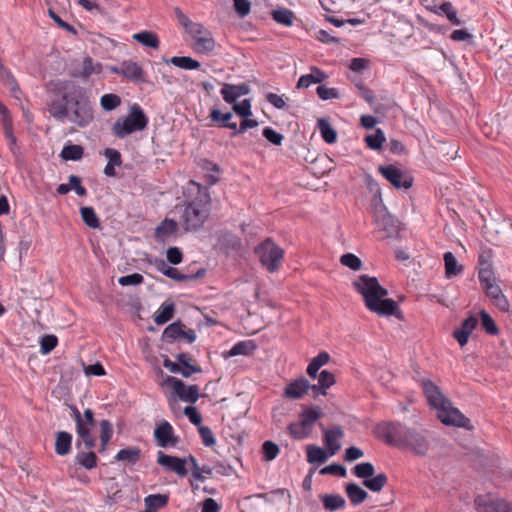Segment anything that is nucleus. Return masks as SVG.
I'll list each match as a JSON object with an SVG mask.
<instances>
[{
	"instance_id": "obj_4",
	"label": "nucleus",
	"mask_w": 512,
	"mask_h": 512,
	"mask_svg": "<svg viewBox=\"0 0 512 512\" xmlns=\"http://www.w3.org/2000/svg\"><path fill=\"white\" fill-rule=\"evenodd\" d=\"M422 389L429 405L437 410V416L443 424L470 428V420L452 405L432 381H423Z\"/></svg>"
},
{
	"instance_id": "obj_59",
	"label": "nucleus",
	"mask_w": 512,
	"mask_h": 512,
	"mask_svg": "<svg viewBox=\"0 0 512 512\" xmlns=\"http://www.w3.org/2000/svg\"><path fill=\"white\" fill-rule=\"evenodd\" d=\"M480 318L483 328L486 330L487 333L491 335H495L498 333V327L495 323V321L492 319V317L485 311L482 310L480 312Z\"/></svg>"
},
{
	"instance_id": "obj_45",
	"label": "nucleus",
	"mask_w": 512,
	"mask_h": 512,
	"mask_svg": "<svg viewBox=\"0 0 512 512\" xmlns=\"http://www.w3.org/2000/svg\"><path fill=\"white\" fill-rule=\"evenodd\" d=\"M80 214L83 222L90 228H99V218L95 213V210L90 206H84L80 208Z\"/></svg>"
},
{
	"instance_id": "obj_8",
	"label": "nucleus",
	"mask_w": 512,
	"mask_h": 512,
	"mask_svg": "<svg viewBox=\"0 0 512 512\" xmlns=\"http://www.w3.org/2000/svg\"><path fill=\"white\" fill-rule=\"evenodd\" d=\"M161 385L173 390L182 401L195 403L199 399V388L197 385L186 386L183 381L176 377L167 375Z\"/></svg>"
},
{
	"instance_id": "obj_64",
	"label": "nucleus",
	"mask_w": 512,
	"mask_h": 512,
	"mask_svg": "<svg viewBox=\"0 0 512 512\" xmlns=\"http://www.w3.org/2000/svg\"><path fill=\"white\" fill-rule=\"evenodd\" d=\"M317 95L321 100H330L339 98V91L336 88H330L323 85L317 87Z\"/></svg>"
},
{
	"instance_id": "obj_60",
	"label": "nucleus",
	"mask_w": 512,
	"mask_h": 512,
	"mask_svg": "<svg viewBox=\"0 0 512 512\" xmlns=\"http://www.w3.org/2000/svg\"><path fill=\"white\" fill-rule=\"evenodd\" d=\"M308 427L301 421L298 423H291L288 426L289 434L295 439H304L308 436Z\"/></svg>"
},
{
	"instance_id": "obj_46",
	"label": "nucleus",
	"mask_w": 512,
	"mask_h": 512,
	"mask_svg": "<svg viewBox=\"0 0 512 512\" xmlns=\"http://www.w3.org/2000/svg\"><path fill=\"white\" fill-rule=\"evenodd\" d=\"M321 416V409L315 406L303 410L300 415V421L310 428Z\"/></svg>"
},
{
	"instance_id": "obj_24",
	"label": "nucleus",
	"mask_w": 512,
	"mask_h": 512,
	"mask_svg": "<svg viewBox=\"0 0 512 512\" xmlns=\"http://www.w3.org/2000/svg\"><path fill=\"white\" fill-rule=\"evenodd\" d=\"M155 267L163 275H165L166 277L173 279L175 281L182 282V281H187V280L195 278V276H193V275L183 274L178 269L167 265L163 259H157L155 261Z\"/></svg>"
},
{
	"instance_id": "obj_44",
	"label": "nucleus",
	"mask_w": 512,
	"mask_h": 512,
	"mask_svg": "<svg viewBox=\"0 0 512 512\" xmlns=\"http://www.w3.org/2000/svg\"><path fill=\"white\" fill-rule=\"evenodd\" d=\"M330 455L321 447L310 445L307 447V460L309 463H324Z\"/></svg>"
},
{
	"instance_id": "obj_52",
	"label": "nucleus",
	"mask_w": 512,
	"mask_h": 512,
	"mask_svg": "<svg viewBox=\"0 0 512 512\" xmlns=\"http://www.w3.org/2000/svg\"><path fill=\"white\" fill-rule=\"evenodd\" d=\"M121 104V98L112 93L104 94L100 99L101 107L106 111H112Z\"/></svg>"
},
{
	"instance_id": "obj_35",
	"label": "nucleus",
	"mask_w": 512,
	"mask_h": 512,
	"mask_svg": "<svg viewBox=\"0 0 512 512\" xmlns=\"http://www.w3.org/2000/svg\"><path fill=\"white\" fill-rule=\"evenodd\" d=\"M272 18L278 24L291 27L294 23L295 15L293 11L286 8H279L272 11Z\"/></svg>"
},
{
	"instance_id": "obj_41",
	"label": "nucleus",
	"mask_w": 512,
	"mask_h": 512,
	"mask_svg": "<svg viewBox=\"0 0 512 512\" xmlns=\"http://www.w3.org/2000/svg\"><path fill=\"white\" fill-rule=\"evenodd\" d=\"M385 141V134L380 128L376 129L375 133L368 134L364 138V142L366 143L367 147L375 151L380 150Z\"/></svg>"
},
{
	"instance_id": "obj_32",
	"label": "nucleus",
	"mask_w": 512,
	"mask_h": 512,
	"mask_svg": "<svg viewBox=\"0 0 512 512\" xmlns=\"http://www.w3.org/2000/svg\"><path fill=\"white\" fill-rule=\"evenodd\" d=\"M94 424H86L84 421H80L76 424V432L78 437L83 441L87 449H92L95 446V439L90 434V429Z\"/></svg>"
},
{
	"instance_id": "obj_21",
	"label": "nucleus",
	"mask_w": 512,
	"mask_h": 512,
	"mask_svg": "<svg viewBox=\"0 0 512 512\" xmlns=\"http://www.w3.org/2000/svg\"><path fill=\"white\" fill-rule=\"evenodd\" d=\"M103 71V66L100 62L93 60L91 57L87 56L83 59L81 64V69L77 71L74 76L78 77L82 80L89 79L92 75L101 74Z\"/></svg>"
},
{
	"instance_id": "obj_16",
	"label": "nucleus",
	"mask_w": 512,
	"mask_h": 512,
	"mask_svg": "<svg viewBox=\"0 0 512 512\" xmlns=\"http://www.w3.org/2000/svg\"><path fill=\"white\" fill-rule=\"evenodd\" d=\"M344 437V430L336 425L329 429H323V443L329 455H335L341 448L340 440Z\"/></svg>"
},
{
	"instance_id": "obj_56",
	"label": "nucleus",
	"mask_w": 512,
	"mask_h": 512,
	"mask_svg": "<svg viewBox=\"0 0 512 512\" xmlns=\"http://www.w3.org/2000/svg\"><path fill=\"white\" fill-rule=\"evenodd\" d=\"M318 383L321 389V395H326V390L335 383V377L331 372L323 370L319 374Z\"/></svg>"
},
{
	"instance_id": "obj_49",
	"label": "nucleus",
	"mask_w": 512,
	"mask_h": 512,
	"mask_svg": "<svg viewBox=\"0 0 512 512\" xmlns=\"http://www.w3.org/2000/svg\"><path fill=\"white\" fill-rule=\"evenodd\" d=\"M353 473L356 477L365 480L374 475L375 468L370 462H362L353 468Z\"/></svg>"
},
{
	"instance_id": "obj_33",
	"label": "nucleus",
	"mask_w": 512,
	"mask_h": 512,
	"mask_svg": "<svg viewBox=\"0 0 512 512\" xmlns=\"http://www.w3.org/2000/svg\"><path fill=\"white\" fill-rule=\"evenodd\" d=\"M174 310L175 306L172 302L162 303L154 315V322L157 325H163L167 323L173 317Z\"/></svg>"
},
{
	"instance_id": "obj_58",
	"label": "nucleus",
	"mask_w": 512,
	"mask_h": 512,
	"mask_svg": "<svg viewBox=\"0 0 512 512\" xmlns=\"http://www.w3.org/2000/svg\"><path fill=\"white\" fill-rule=\"evenodd\" d=\"M233 111L240 117L247 118L252 115L251 100L244 99L242 102L232 105Z\"/></svg>"
},
{
	"instance_id": "obj_13",
	"label": "nucleus",
	"mask_w": 512,
	"mask_h": 512,
	"mask_svg": "<svg viewBox=\"0 0 512 512\" xmlns=\"http://www.w3.org/2000/svg\"><path fill=\"white\" fill-rule=\"evenodd\" d=\"M157 463L167 471L174 472L180 477H184L188 474V470L186 469L187 460L185 458L171 456L159 451L157 453Z\"/></svg>"
},
{
	"instance_id": "obj_61",
	"label": "nucleus",
	"mask_w": 512,
	"mask_h": 512,
	"mask_svg": "<svg viewBox=\"0 0 512 512\" xmlns=\"http://www.w3.org/2000/svg\"><path fill=\"white\" fill-rule=\"evenodd\" d=\"M58 343V339L55 335H45L40 340V348L42 354L50 353Z\"/></svg>"
},
{
	"instance_id": "obj_30",
	"label": "nucleus",
	"mask_w": 512,
	"mask_h": 512,
	"mask_svg": "<svg viewBox=\"0 0 512 512\" xmlns=\"http://www.w3.org/2000/svg\"><path fill=\"white\" fill-rule=\"evenodd\" d=\"M321 500L324 508L330 512L344 509L346 506L345 499L337 494H325L321 497Z\"/></svg>"
},
{
	"instance_id": "obj_48",
	"label": "nucleus",
	"mask_w": 512,
	"mask_h": 512,
	"mask_svg": "<svg viewBox=\"0 0 512 512\" xmlns=\"http://www.w3.org/2000/svg\"><path fill=\"white\" fill-rule=\"evenodd\" d=\"M178 228V224L173 219H165L162 223L156 228V236L158 238L165 237L176 233Z\"/></svg>"
},
{
	"instance_id": "obj_28",
	"label": "nucleus",
	"mask_w": 512,
	"mask_h": 512,
	"mask_svg": "<svg viewBox=\"0 0 512 512\" xmlns=\"http://www.w3.org/2000/svg\"><path fill=\"white\" fill-rule=\"evenodd\" d=\"M215 40L211 32L205 33L203 37L197 38L193 43V49L198 54H209L215 48Z\"/></svg>"
},
{
	"instance_id": "obj_22",
	"label": "nucleus",
	"mask_w": 512,
	"mask_h": 512,
	"mask_svg": "<svg viewBox=\"0 0 512 512\" xmlns=\"http://www.w3.org/2000/svg\"><path fill=\"white\" fill-rule=\"evenodd\" d=\"M309 389V381L306 378L301 377L289 383L285 388L284 394L290 399H300Z\"/></svg>"
},
{
	"instance_id": "obj_53",
	"label": "nucleus",
	"mask_w": 512,
	"mask_h": 512,
	"mask_svg": "<svg viewBox=\"0 0 512 512\" xmlns=\"http://www.w3.org/2000/svg\"><path fill=\"white\" fill-rule=\"evenodd\" d=\"M113 434L111 423L104 419L100 422V441L101 447L104 450L108 445Z\"/></svg>"
},
{
	"instance_id": "obj_29",
	"label": "nucleus",
	"mask_w": 512,
	"mask_h": 512,
	"mask_svg": "<svg viewBox=\"0 0 512 512\" xmlns=\"http://www.w3.org/2000/svg\"><path fill=\"white\" fill-rule=\"evenodd\" d=\"M345 491L352 505L363 503L368 496L367 492L356 483H348Z\"/></svg>"
},
{
	"instance_id": "obj_7",
	"label": "nucleus",
	"mask_w": 512,
	"mask_h": 512,
	"mask_svg": "<svg viewBox=\"0 0 512 512\" xmlns=\"http://www.w3.org/2000/svg\"><path fill=\"white\" fill-rule=\"evenodd\" d=\"M255 254L258 256L262 266L271 273L279 270L284 258V250L271 238H267L258 244L255 247Z\"/></svg>"
},
{
	"instance_id": "obj_5",
	"label": "nucleus",
	"mask_w": 512,
	"mask_h": 512,
	"mask_svg": "<svg viewBox=\"0 0 512 512\" xmlns=\"http://www.w3.org/2000/svg\"><path fill=\"white\" fill-rule=\"evenodd\" d=\"M211 209V199L208 193L199 194L189 202L180 216V224L186 232L199 230L207 221Z\"/></svg>"
},
{
	"instance_id": "obj_18",
	"label": "nucleus",
	"mask_w": 512,
	"mask_h": 512,
	"mask_svg": "<svg viewBox=\"0 0 512 512\" xmlns=\"http://www.w3.org/2000/svg\"><path fill=\"white\" fill-rule=\"evenodd\" d=\"M251 91L250 86L246 83L229 84L224 83L220 90L223 100L228 104L236 103L237 99L249 94Z\"/></svg>"
},
{
	"instance_id": "obj_26",
	"label": "nucleus",
	"mask_w": 512,
	"mask_h": 512,
	"mask_svg": "<svg viewBox=\"0 0 512 512\" xmlns=\"http://www.w3.org/2000/svg\"><path fill=\"white\" fill-rule=\"evenodd\" d=\"M72 435L66 431H59L55 437V452L65 456L71 451Z\"/></svg>"
},
{
	"instance_id": "obj_34",
	"label": "nucleus",
	"mask_w": 512,
	"mask_h": 512,
	"mask_svg": "<svg viewBox=\"0 0 512 512\" xmlns=\"http://www.w3.org/2000/svg\"><path fill=\"white\" fill-rule=\"evenodd\" d=\"M141 455V450L138 447H129L125 449H121L115 456V460L117 461H126L131 465L136 464Z\"/></svg>"
},
{
	"instance_id": "obj_17",
	"label": "nucleus",
	"mask_w": 512,
	"mask_h": 512,
	"mask_svg": "<svg viewBox=\"0 0 512 512\" xmlns=\"http://www.w3.org/2000/svg\"><path fill=\"white\" fill-rule=\"evenodd\" d=\"M216 245L215 247L225 253L232 251H238L241 248V239L227 230H221L216 233Z\"/></svg>"
},
{
	"instance_id": "obj_42",
	"label": "nucleus",
	"mask_w": 512,
	"mask_h": 512,
	"mask_svg": "<svg viewBox=\"0 0 512 512\" xmlns=\"http://www.w3.org/2000/svg\"><path fill=\"white\" fill-rule=\"evenodd\" d=\"M330 359V356L328 353L326 352H321L319 353L316 357H314L311 362L309 363L308 367H307V374L312 377V378H316L317 376V372L319 371V369L325 365L326 363H328Z\"/></svg>"
},
{
	"instance_id": "obj_20",
	"label": "nucleus",
	"mask_w": 512,
	"mask_h": 512,
	"mask_svg": "<svg viewBox=\"0 0 512 512\" xmlns=\"http://www.w3.org/2000/svg\"><path fill=\"white\" fill-rule=\"evenodd\" d=\"M478 325V319L474 316H470L465 319L461 327L453 332L454 338L457 340L459 345L463 347L467 344L469 336Z\"/></svg>"
},
{
	"instance_id": "obj_50",
	"label": "nucleus",
	"mask_w": 512,
	"mask_h": 512,
	"mask_svg": "<svg viewBox=\"0 0 512 512\" xmlns=\"http://www.w3.org/2000/svg\"><path fill=\"white\" fill-rule=\"evenodd\" d=\"M280 452L279 446L272 441H265L262 445V457L264 461L274 460Z\"/></svg>"
},
{
	"instance_id": "obj_51",
	"label": "nucleus",
	"mask_w": 512,
	"mask_h": 512,
	"mask_svg": "<svg viewBox=\"0 0 512 512\" xmlns=\"http://www.w3.org/2000/svg\"><path fill=\"white\" fill-rule=\"evenodd\" d=\"M437 13H443L446 15L447 19L454 25H460L461 21L457 16V11L454 9L451 2H443L438 7Z\"/></svg>"
},
{
	"instance_id": "obj_15",
	"label": "nucleus",
	"mask_w": 512,
	"mask_h": 512,
	"mask_svg": "<svg viewBox=\"0 0 512 512\" xmlns=\"http://www.w3.org/2000/svg\"><path fill=\"white\" fill-rule=\"evenodd\" d=\"M475 504L482 512H512V504L490 496H478Z\"/></svg>"
},
{
	"instance_id": "obj_1",
	"label": "nucleus",
	"mask_w": 512,
	"mask_h": 512,
	"mask_svg": "<svg viewBox=\"0 0 512 512\" xmlns=\"http://www.w3.org/2000/svg\"><path fill=\"white\" fill-rule=\"evenodd\" d=\"M52 91L60 95L48 104V112L59 122L84 128L94 119L92 103L86 89L74 81L59 79L51 82Z\"/></svg>"
},
{
	"instance_id": "obj_63",
	"label": "nucleus",
	"mask_w": 512,
	"mask_h": 512,
	"mask_svg": "<svg viewBox=\"0 0 512 512\" xmlns=\"http://www.w3.org/2000/svg\"><path fill=\"white\" fill-rule=\"evenodd\" d=\"M143 281H144V278L139 273L125 275L118 279V283L121 286H136V285L142 284Z\"/></svg>"
},
{
	"instance_id": "obj_40",
	"label": "nucleus",
	"mask_w": 512,
	"mask_h": 512,
	"mask_svg": "<svg viewBox=\"0 0 512 512\" xmlns=\"http://www.w3.org/2000/svg\"><path fill=\"white\" fill-rule=\"evenodd\" d=\"M169 62L176 67L185 70H196L201 67V63L191 57L188 56H174Z\"/></svg>"
},
{
	"instance_id": "obj_27",
	"label": "nucleus",
	"mask_w": 512,
	"mask_h": 512,
	"mask_svg": "<svg viewBox=\"0 0 512 512\" xmlns=\"http://www.w3.org/2000/svg\"><path fill=\"white\" fill-rule=\"evenodd\" d=\"M256 344L253 340H244L234 344L226 353V357H234L238 355L248 356L256 350Z\"/></svg>"
},
{
	"instance_id": "obj_10",
	"label": "nucleus",
	"mask_w": 512,
	"mask_h": 512,
	"mask_svg": "<svg viewBox=\"0 0 512 512\" xmlns=\"http://www.w3.org/2000/svg\"><path fill=\"white\" fill-rule=\"evenodd\" d=\"M110 70L112 73L120 75L129 81L135 83L145 82L144 70L138 63L132 60H125L119 66L111 67Z\"/></svg>"
},
{
	"instance_id": "obj_57",
	"label": "nucleus",
	"mask_w": 512,
	"mask_h": 512,
	"mask_svg": "<svg viewBox=\"0 0 512 512\" xmlns=\"http://www.w3.org/2000/svg\"><path fill=\"white\" fill-rule=\"evenodd\" d=\"M340 262L342 265L352 269V270H359L362 266L361 259L352 253H346L341 256Z\"/></svg>"
},
{
	"instance_id": "obj_14",
	"label": "nucleus",
	"mask_w": 512,
	"mask_h": 512,
	"mask_svg": "<svg viewBox=\"0 0 512 512\" xmlns=\"http://www.w3.org/2000/svg\"><path fill=\"white\" fill-rule=\"evenodd\" d=\"M154 438L158 446L162 448L175 447L179 442V438L174 435L172 425L166 420L157 425L154 430Z\"/></svg>"
},
{
	"instance_id": "obj_36",
	"label": "nucleus",
	"mask_w": 512,
	"mask_h": 512,
	"mask_svg": "<svg viewBox=\"0 0 512 512\" xmlns=\"http://www.w3.org/2000/svg\"><path fill=\"white\" fill-rule=\"evenodd\" d=\"M388 482V477L385 473H379L363 480V485L372 492H380Z\"/></svg>"
},
{
	"instance_id": "obj_12",
	"label": "nucleus",
	"mask_w": 512,
	"mask_h": 512,
	"mask_svg": "<svg viewBox=\"0 0 512 512\" xmlns=\"http://www.w3.org/2000/svg\"><path fill=\"white\" fill-rule=\"evenodd\" d=\"M181 338L187 343H193L197 338L196 332L193 329L185 330L184 325L179 321L171 323L163 331V339L166 342L171 343Z\"/></svg>"
},
{
	"instance_id": "obj_43",
	"label": "nucleus",
	"mask_w": 512,
	"mask_h": 512,
	"mask_svg": "<svg viewBox=\"0 0 512 512\" xmlns=\"http://www.w3.org/2000/svg\"><path fill=\"white\" fill-rule=\"evenodd\" d=\"M83 147L76 144L65 145L60 153L64 160L78 161L83 157Z\"/></svg>"
},
{
	"instance_id": "obj_55",
	"label": "nucleus",
	"mask_w": 512,
	"mask_h": 512,
	"mask_svg": "<svg viewBox=\"0 0 512 512\" xmlns=\"http://www.w3.org/2000/svg\"><path fill=\"white\" fill-rule=\"evenodd\" d=\"M478 278H479L481 287H484L490 283L496 282L494 272L492 270V267L489 264H486L485 266L480 268V270L478 272Z\"/></svg>"
},
{
	"instance_id": "obj_23",
	"label": "nucleus",
	"mask_w": 512,
	"mask_h": 512,
	"mask_svg": "<svg viewBox=\"0 0 512 512\" xmlns=\"http://www.w3.org/2000/svg\"><path fill=\"white\" fill-rule=\"evenodd\" d=\"M327 78V74L316 66H312L310 73L302 75L298 82L297 88H308L313 84L322 83Z\"/></svg>"
},
{
	"instance_id": "obj_47",
	"label": "nucleus",
	"mask_w": 512,
	"mask_h": 512,
	"mask_svg": "<svg viewBox=\"0 0 512 512\" xmlns=\"http://www.w3.org/2000/svg\"><path fill=\"white\" fill-rule=\"evenodd\" d=\"M76 463L91 470L97 466V456L94 452H80L76 455Z\"/></svg>"
},
{
	"instance_id": "obj_31",
	"label": "nucleus",
	"mask_w": 512,
	"mask_h": 512,
	"mask_svg": "<svg viewBox=\"0 0 512 512\" xmlns=\"http://www.w3.org/2000/svg\"><path fill=\"white\" fill-rule=\"evenodd\" d=\"M132 38L141 45L153 49H158L160 45L159 38L151 31H141L133 34Z\"/></svg>"
},
{
	"instance_id": "obj_39",
	"label": "nucleus",
	"mask_w": 512,
	"mask_h": 512,
	"mask_svg": "<svg viewBox=\"0 0 512 512\" xmlns=\"http://www.w3.org/2000/svg\"><path fill=\"white\" fill-rule=\"evenodd\" d=\"M445 274L447 278L456 276L462 272V267L458 265L457 259L452 252L444 254Z\"/></svg>"
},
{
	"instance_id": "obj_38",
	"label": "nucleus",
	"mask_w": 512,
	"mask_h": 512,
	"mask_svg": "<svg viewBox=\"0 0 512 512\" xmlns=\"http://www.w3.org/2000/svg\"><path fill=\"white\" fill-rule=\"evenodd\" d=\"M318 128L323 140L326 143L333 144L336 142L337 132L326 119L321 118L318 120Z\"/></svg>"
},
{
	"instance_id": "obj_25",
	"label": "nucleus",
	"mask_w": 512,
	"mask_h": 512,
	"mask_svg": "<svg viewBox=\"0 0 512 512\" xmlns=\"http://www.w3.org/2000/svg\"><path fill=\"white\" fill-rule=\"evenodd\" d=\"M104 155L108 159V163L104 168V174L108 177H114L116 174L115 167L122 164L121 153L116 149L106 148Z\"/></svg>"
},
{
	"instance_id": "obj_54",
	"label": "nucleus",
	"mask_w": 512,
	"mask_h": 512,
	"mask_svg": "<svg viewBox=\"0 0 512 512\" xmlns=\"http://www.w3.org/2000/svg\"><path fill=\"white\" fill-rule=\"evenodd\" d=\"M210 119L213 122H216L219 127H226V125L230 122L233 115L231 112L222 113L219 109H212L209 115Z\"/></svg>"
},
{
	"instance_id": "obj_37",
	"label": "nucleus",
	"mask_w": 512,
	"mask_h": 512,
	"mask_svg": "<svg viewBox=\"0 0 512 512\" xmlns=\"http://www.w3.org/2000/svg\"><path fill=\"white\" fill-rule=\"evenodd\" d=\"M168 496L164 494H150L144 498V504L146 508L157 512L168 503Z\"/></svg>"
},
{
	"instance_id": "obj_6",
	"label": "nucleus",
	"mask_w": 512,
	"mask_h": 512,
	"mask_svg": "<svg viewBox=\"0 0 512 512\" xmlns=\"http://www.w3.org/2000/svg\"><path fill=\"white\" fill-rule=\"evenodd\" d=\"M148 124V118L142 108L135 104L131 107L130 113L126 117L118 118L112 127L113 134L123 139L133 132L142 131Z\"/></svg>"
},
{
	"instance_id": "obj_9",
	"label": "nucleus",
	"mask_w": 512,
	"mask_h": 512,
	"mask_svg": "<svg viewBox=\"0 0 512 512\" xmlns=\"http://www.w3.org/2000/svg\"><path fill=\"white\" fill-rule=\"evenodd\" d=\"M375 223L379 230L386 233V237L395 238L401 230L399 220L390 214L385 207H380L375 211Z\"/></svg>"
},
{
	"instance_id": "obj_19",
	"label": "nucleus",
	"mask_w": 512,
	"mask_h": 512,
	"mask_svg": "<svg viewBox=\"0 0 512 512\" xmlns=\"http://www.w3.org/2000/svg\"><path fill=\"white\" fill-rule=\"evenodd\" d=\"M482 288L499 310L503 312L508 311L509 302L496 282L490 283Z\"/></svg>"
},
{
	"instance_id": "obj_62",
	"label": "nucleus",
	"mask_w": 512,
	"mask_h": 512,
	"mask_svg": "<svg viewBox=\"0 0 512 512\" xmlns=\"http://www.w3.org/2000/svg\"><path fill=\"white\" fill-rule=\"evenodd\" d=\"M198 432L205 446L211 447L216 443L214 434L209 427L201 425L198 427Z\"/></svg>"
},
{
	"instance_id": "obj_2",
	"label": "nucleus",
	"mask_w": 512,
	"mask_h": 512,
	"mask_svg": "<svg viewBox=\"0 0 512 512\" xmlns=\"http://www.w3.org/2000/svg\"><path fill=\"white\" fill-rule=\"evenodd\" d=\"M376 435L387 444L399 449H407L416 455L424 456L430 445L425 434L399 422H383L376 426Z\"/></svg>"
},
{
	"instance_id": "obj_3",
	"label": "nucleus",
	"mask_w": 512,
	"mask_h": 512,
	"mask_svg": "<svg viewBox=\"0 0 512 512\" xmlns=\"http://www.w3.org/2000/svg\"><path fill=\"white\" fill-rule=\"evenodd\" d=\"M355 290L362 295L366 307L379 316H397L399 306L391 298H387V289L382 287L376 277L360 275L354 282Z\"/></svg>"
},
{
	"instance_id": "obj_11",
	"label": "nucleus",
	"mask_w": 512,
	"mask_h": 512,
	"mask_svg": "<svg viewBox=\"0 0 512 512\" xmlns=\"http://www.w3.org/2000/svg\"><path fill=\"white\" fill-rule=\"evenodd\" d=\"M381 175L397 189H408L412 186L413 180L405 175L402 170L394 165L380 166Z\"/></svg>"
}]
</instances>
